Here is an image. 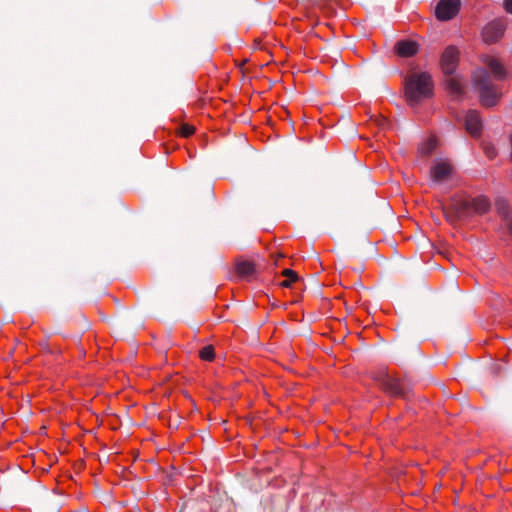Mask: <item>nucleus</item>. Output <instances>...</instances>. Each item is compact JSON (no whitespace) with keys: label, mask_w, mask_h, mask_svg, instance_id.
Masks as SVG:
<instances>
[{"label":"nucleus","mask_w":512,"mask_h":512,"mask_svg":"<svg viewBox=\"0 0 512 512\" xmlns=\"http://www.w3.org/2000/svg\"><path fill=\"white\" fill-rule=\"evenodd\" d=\"M434 83L428 72H413L405 78V98L411 107L432 97Z\"/></svg>","instance_id":"f257e3e1"},{"label":"nucleus","mask_w":512,"mask_h":512,"mask_svg":"<svg viewBox=\"0 0 512 512\" xmlns=\"http://www.w3.org/2000/svg\"><path fill=\"white\" fill-rule=\"evenodd\" d=\"M473 84L480 94V102L484 107H493L500 98L495 86L491 82L489 73L484 69L476 70L473 75Z\"/></svg>","instance_id":"f03ea898"},{"label":"nucleus","mask_w":512,"mask_h":512,"mask_svg":"<svg viewBox=\"0 0 512 512\" xmlns=\"http://www.w3.org/2000/svg\"><path fill=\"white\" fill-rule=\"evenodd\" d=\"M374 379L390 396L406 399L411 392V385L407 381L390 375L386 370H380Z\"/></svg>","instance_id":"7ed1b4c3"},{"label":"nucleus","mask_w":512,"mask_h":512,"mask_svg":"<svg viewBox=\"0 0 512 512\" xmlns=\"http://www.w3.org/2000/svg\"><path fill=\"white\" fill-rule=\"evenodd\" d=\"M506 30L503 19H495L487 23L482 29V39L486 44H493L501 39Z\"/></svg>","instance_id":"20e7f679"},{"label":"nucleus","mask_w":512,"mask_h":512,"mask_svg":"<svg viewBox=\"0 0 512 512\" xmlns=\"http://www.w3.org/2000/svg\"><path fill=\"white\" fill-rule=\"evenodd\" d=\"M461 0H440L435 7V16L440 21L453 19L459 12Z\"/></svg>","instance_id":"39448f33"},{"label":"nucleus","mask_w":512,"mask_h":512,"mask_svg":"<svg viewBox=\"0 0 512 512\" xmlns=\"http://www.w3.org/2000/svg\"><path fill=\"white\" fill-rule=\"evenodd\" d=\"M459 60V52L456 47L449 46L441 57V68L445 75L451 76L455 73Z\"/></svg>","instance_id":"423d86ee"},{"label":"nucleus","mask_w":512,"mask_h":512,"mask_svg":"<svg viewBox=\"0 0 512 512\" xmlns=\"http://www.w3.org/2000/svg\"><path fill=\"white\" fill-rule=\"evenodd\" d=\"M453 167L446 161L436 162L430 170V178L435 183H441L450 178Z\"/></svg>","instance_id":"0eeeda50"},{"label":"nucleus","mask_w":512,"mask_h":512,"mask_svg":"<svg viewBox=\"0 0 512 512\" xmlns=\"http://www.w3.org/2000/svg\"><path fill=\"white\" fill-rule=\"evenodd\" d=\"M465 128L473 137H478L482 131V120L476 110H471L465 117Z\"/></svg>","instance_id":"6e6552de"},{"label":"nucleus","mask_w":512,"mask_h":512,"mask_svg":"<svg viewBox=\"0 0 512 512\" xmlns=\"http://www.w3.org/2000/svg\"><path fill=\"white\" fill-rule=\"evenodd\" d=\"M394 50L400 57H412L418 52L419 45L412 40H400L395 44Z\"/></svg>","instance_id":"1a4fd4ad"},{"label":"nucleus","mask_w":512,"mask_h":512,"mask_svg":"<svg viewBox=\"0 0 512 512\" xmlns=\"http://www.w3.org/2000/svg\"><path fill=\"white\" fill-rule=\"evenodd\" d=\"M236 273L241 279L251 281L256 274L255 264L248 260H238L236 262Z\"/></svg>","instance_id":"9d476101"},{"label":"nucleus","mask_w":512,"mask_h":512,"mask_svg":"<svg viewBox=\"0 0 512 512\" xmlns=\"http://www.w3.org/2000/svg\"><path fill=\"white\" fill-rule=\"evenodd\" d=\"M483 62L490 69L496 80H503L506 77L507 72L497 59L486 55L483 57Z\"/></svg>","instance_id":"9b49d317"},{"label":"nucleus","mask_w":512,"mask_h":512,"mask_svg":"<svg viewBox=\"0 0 512 512\" xmlns=\"http://www.w3.org/2000/svg\"><path fill=\"white\" fill-rule=\"evenodd\" d=\"M447 91L455 98L463 94V81L458 75H451L445 82Z\"/></svg>","instance_id":"f8f14e48"},{"label":"nucleus","mask_w":512,"mask_h":512,"mask_svg":"<svg viewBox=\"0 0 512 512\" xmlns=\"http://www.w3.org/2000/svg\"><path fill=\"white\" fill-rule=\"evenodd\" d=\"M454 212L459 220L466 219L472 214V207L470 201H458L453 203Z\"/></svg>","instance_id":"ddd939ff"},{"label":"nucleus","mask_w":512,"mask_h":512,"mask_svg":"<svg viewBox=\"0 0 512 512\" xmlns=\"http://www.w3.org/2000/svg\"><path fill=\"white\" fill-rule=\"evenodd\" d=\"M495 209L504 220L512 214L508 201L503 197L496 198Z\"/></svg>","instance_id":"4468645a"},{"label":"nucleus","mask_w":512,"mask_h":512,"mask_svg":"<svg viewBox=\"0 0 512 512\" xmlns=\"http://www.w3.org/2000/svg\"><path fill=\"white\" fill-rule=\"evenodd\" d=\"M472 211L478 214L486 213L490 208V203L485 197H478L470 201Z\"/></svg>","instance_id":"2eb2a0df"},{"label":"nucleus","mask_w":512,"mask_h":512,"mask_svg":"<svg viewBox=\"0 0 512 512\" xmlns=\"http://www.w3.org/2000/svg\"><path fill=\"white\" fill-rule=\"evenodd\" d=\"M281 275L286 277L287 279L280 283L281 287L289 288L292 283L297 282L299 280L298 274L292 269H284L281 272Z\"/></svg>","instance_id":"dca6fc26"},{"label":"nucleus","mask_w":512,"mask_h":512,"mask_svg":"<svg viewBox=\"0 0 512 512\" xmlns=\"http://www.w3.org/2000/svg\"><path fill=\"white\" fill-rule=\"evenodd\" d=\"M199 356L203 360L212 361L215 357L214 347L212 345L204 346L199 351Z\"/></svg>","instance_id":"f3484780"},{"label":"nucleus","mask_w":512,"mask_h":512,"mask_svg":"<svg viewBox=\"0 0 512 512\" xmlns=\"http://www.w3.org/2000/svg\"><path fill=\"white\" fill-rule=\"evenodd\" d=\"M443 213H444V216L447 219V221H449L451 223H454L459 220L458 216H456V213L454 212L453 204L449 207H444Z\"/></svg>","instance_id":"a211bd4d"},{"label":"nucleus","mask_w":512,"mask_h":512,"mask_svg":"<svg viewBox=\"0 0 512 512\" xmlns=\"http://www.w3.org/2000/svg\"><path fill=\"white\" fill-rule=\"evenodd\" d=\"M483 151H484L485 155L490 159H493L497 156V150H496L495 146L491 143H488V142L483 143Z\"/></svg>","instance_id":"6ab92c4d"},{"label":"nucleus","mask_w":512,"mask_h":512,"mask_svg":"<svg viewBox=\"0 0 512 512\" xmlns=\"http://www.w3.org/2000/svg\"><path fill=\"white\" fill-rule=\"evenodd\" d=\"M179 132L182 137H189L195 132V127L187 123H183L180 126Z\"/></svg>","instance_id":"aec40b11"},{"label":"nucleus","mask_w":512,"mask_h":512,"mask_svg":"<svg viewBox=\"0 0 512 512\" xmlns=\"http://www.w3.org/2000/svg\"><path fill=\"white\" fill-rule=\"evenodd\" d=\"M435 148V143L433 141H429L423 148L422 151L425 154H430Z\"/></svg>","instance_id":"412c9836"},{"label":"nucleus","mask_w":512,"mask_h":512,"mask_svg":"<svg viewBox=\"0 0 512 512\" xmlns=\"http://www.w3.org/2000/svg\"><path fill=\"white\" fill-rule=\"evenodd\" d=\"M504 7L508 13L512 14V0H505Z\"/></svg>","instance_id":"4be33fe9"},{"label":"nucleus","mask_w":512,"mask_h":512,"mask_svg":"<svg viewBox=\"0 0 512 512\" xmlns=\"http://www.w3.org/2000/svg\"><path fill=\"white\" fill-rule=\"evenodd\" d=\"M504 221L510 233L512 234V214L509 217H507Z\"/></svg>","instance_id":"5701e85b"},{"label":"nucleus","mask_w":512,"mask_h":512,"mask_svg":"<svg viewBox=\"0 0 512 512\" xmlns=\"http://www.w3.org/2000/svg\"><path fill=\"white\" fill-rule=\"evenodd\" d=\"M375 122L379 127H384L387 123L385 118H376Z\"/></svg>","instance_id":"b1692460"},{"label":"nucleus","mask_w":512,"mask_h":512,"mask_svg":"<svg viewBox=\"0 0 512 512\" xmlns=\"http://www.w3.org/2000/svg\"><path fill=\"white\" fill-rule=\"evenodd\" d=\"M510 144H511V154H510V159L512 161V133L510 134Z\"/></svg>","instance_id":"393cba45"}]
</instances>
